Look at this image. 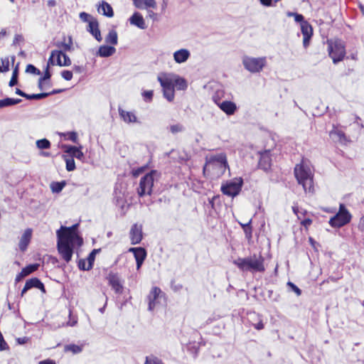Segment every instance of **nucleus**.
Returning <instances> with one entry per match:
<instances>
[{
    "instance_id": "c9c22d12",
    "label": "nucleus",
    "mask_w": 364,
    "mask_h": 364,
    "mask_svg": "<svg viewBox=\"0 0 364 364\" xmlns=\"http://www.w3.org/2000/svg\"><path fill=\"white\" fill-rule=\"evenodd\" d=\"M66 164V170L68 171H73L75 169V163L74 159L68 157L65 155H63Z\"/></svg>"
},
{
    "instance_id": "e2e57ef3",
    "label": "nucleus",
    "mask_w": 364,
    "mask_h": 364,
    "mask_svg": "<svg viewBox=\"0 0 364 364\" xmlns=\"http://www.w3.org/2000/svg\"><path fill=\"white\" fill-rule=\"evenodd\" d=\"M49 67L50 65H48V64L47 65L46 68V70H45V73H44V75L41 77H40V79H41V80H49L51 77V74L49 71Z\"/></svg>"
},
{
    "instance_id": "864d4df0",
    "label": "nucleus",
    "mask_w": 364,
    "mask_h": 364,
    "mask_svg": "<svg viewBox=\"0 0 364 364\" xmlns=\"http://www.w3.org/2000/svg\"><path fill=\"white\" fill-rule=\"evenodd\" d=\"M292 210L294 213L297 216L298 219L301 220L302 217L305 215L306 210H299L298 207L293 206Z\"/></svg>"
},
{
    "instance_id": "1a4fd4ad",
    "label": "nucleus",
    "mask_w": 364,
    "mask_h": 364,
    "mask_svg": "<svg viewBox=\"0 0 364 364\" xmlns=\"http://www.w3.org/2000/svg\"><path fill=\"white\" fill-rule=\"evenodd\" d=\"M77 226V224L73 225L69 228L62 226L60 230H57V236H58L59 234L63 238L75 241L78 245H81L82 243V239L76 232Z\"/></svg>"
},
{
    "instance_id": "4be33fe9",
    "label": "nucleus",
    "mask_w": 364,
    "mask_h": 364,
    "mask_svg": "<svg viewBox=\"0 0 364 364\" xmlns=\"http://www.w3.org/2000/svg\"><path fill=\"white\" fill-rule=\"evenodd\" d=\"M220 109L228 115L233 114L237 110V106L235 102L225 100L218 104Z\"/></svg>"
},
{
    "instance_id": "aec40b11",
    "label": "nucleus",
    "mask_w": 364,
    "mask_h": 364,
    "mask_svg": "<svg viewBox=\"0 0 364 364\" xmlns=\"http://www.w3.org/2000/svg\"><path fill=\"white\" fill-rule=\"evenodd\" d=\"M158 81L164 89H172L173 87V74H163L159 75Z\"/></svg>"
},
{
    "instance_id": "de8ad7c7",
    "label": "nucleus",
    "mask_w": 364,
    "mask_h": 364,
    "mask_svg": "<svg viewBox=\"0 0 364 364\" xmlns=\"http://www.w3.org/2000/svg\"><path fill=\"white\" fill-rule=\"evenodd\" d=\"M65 349L67 350H70V351L73 352L75 354L80 353L82 350L81 346L75 345V344L68 345L65 347Z\"/></svg>"
},
{
    "instance_id": "49530a36",
    "label": "nucleus",
    "mask_w": 364,
    "mask_h": 364,
    "mask_svg": "<svg viewBox=\"0 0 364 364\" xmlns=\"http://www.w3.org/2000/svg\"><path fill=\"white\" fill-rule=\"evenodd\" d=\"M18 68H16L13 71L11 78L9 81V85L10 87H13L18 83Z\"/></svg>"
},
{
    "instance_id": "423d86ee",
    "label": "nucleus",
    "mask_w": 364,
    "mask_h": 364,
    "mask_svg": "<svg viewBox=\"0 0 364 364\" xmlns=\"http://www.w3.org/2000/svg\"><path fill=\"white\" fill-rule=\"evenodd\" d=\"M267 64L265 57L254 58L245 55L242 58L244 68L251 73H260Z\"/></svg>"
},
{
    "instance_id": "2f4dec72",
    "label": "nucleus",
    "mask_w": 364,
    "mask_h": 364,
    "mask_svg": "<svg viewBox=\"0 0 364 364\" xmlns=\"http://www.w3.org/2000/svg\"><path fill=\"white\" fill-rule=\"evenodd\" d=\"M26 284L30 289L32 288H37L41 290L43 292L46 291L44 284L37 277H33L30 279H28L26 282Z\"/></svg>"
},
{
    "instance_id": "8fccbe9b",
    "label": "nucleus",
    "mask_w": 364,
    "mask_h": 364,
    "mask_svg": "<svg viewBox=\"0 0 364 364\" xmlns=\"http://www.w3.org/2000/svg\"><path fill=\"white\" fill-rule=\"evenodd\" d=\"M9 61L8 59H1L0 65V73L6 72L9 70Z\"/></svg>"
},
{
    "instance_id": "dca6fc26",
    "label": "nucleus",
    "mask_w": 364,
    "mask_h": 364,
    "mask_svg": "<svg viewBox=\"0 0 364 364\" xmlns=\"http://www.w3.org/2000/svg\"><path fill=\"white\" fill-rule=\"evenodd\" d=\"M130 240L132 245L139 244L142 240L141 225L134 224L130 230Z\"/></svg>"
},
{
    "instance_id": "9d476101",
    "label": "nucleus",
    "mask_w": 364,
    "mask_h": 364,
    "mask_svg": "<svg viewBox=\"0 0 364 364\" xmlns=\"http://www.w3.org/2000/svg\"><path fill=\"white\" fill-rule=\"evenodd\" d=\"M118 112L120 119L127 124H141V122L137 117L134 111H127L119 107L118 108Z\"/></svg>"
},
{
    "instance_id": "c03bdc74",
    "label": "nucleus",
    "mask_w": 364,
    "mask_h": 364,
    "mask_svg": "<svg viewBox=\"0 0 364 364\" xmlns=\"http://www.w3.org/2000/svg\"><path fill=\"white\" fill-rule=\"evenodd\" d=\"M169 129L172 134H176L177 133L183 132L185 128L181 124H176L171 125Z\"/></svg>"
},
{
    "instance_id": "393cba45",
    "label": "nucleus",
    "mask_w": 364,
    "mask_h": 364,
    "mask_svg": "<svg viewBox=\"0 0 364 364\" xmlns=\"http://www.w3.org/2000/svg\"><path fill=\"white\" fill-rule=\"evenodd\" d=\"M97 11L100 14L109 18L114 16V11L110 4L104 1L100 3Z\"/></svg>"
},
{
    "instance_id": "79ce46f5",
    "label": "nucleus",
    "mask_w": 364,
    "mask_h": 364,
    "mask_svg": "<svg viewBox=\"0 0 364 364\" xmlns=\"http://www.w3.org/2000/svg\"><path fill=\"white\" fill-rule=\"evenodd\" d=\"M164 97L168 101L172 102L174 99V88L172 89H164Z\"/></svg>"
},
{
    "instance_id": "bf43d9fd",
    "label": "nucleus",
    "mask_w": 364,
    "mask_h": 364,
    "mask_svg": "<svg viewBox=\"0 0 364 364\" xmlns=\"http://www.w3.org/2000/svg\"><path fill=\"white\" fill-rule=\"evenodd\" d=\"M23 41V37L21 34H16L13 41V46H17Z\"/></svg>"
},
{
    "instance_id": "f704fd0d",
    "label": "nucleus",
    "mask_w": 364,
    "mask_h": 364,
    "mask_svg": "<svg viewBox=\"0 0 364 364\" xmlns=\"http://www.w3.org/2000/svg\"><path fill=\"white\" fill-rule=\"evenodd\" d=\"M65 185H66V183L64 181H63L61 182H53L50 184V188L53 193H60L63 189V188L65 186Z\"/></svg>"
},
{
    "instance_id": "774afa93",
    "label": "nucleus",
    "mask_w": 364,
    "mask_h": 364,
    "mask_svg": "<svg viewBox=\"0 0 364 364\" xmlns=\"http://www.w3.org/2000/svg\"><path fill=\"white\" fill-rule=\"evenodd\" d=\"M38 364H56L55 360L51 359H46L38 362Z\"/></svg>"
},
{
    "instance_id": "6e6d98bb",
    "label": "nucleus",
    "mask_w": 364,
    "mask_h": 364,
    "mask_svg": "<svg viewBox=\"0 0 364 364\" xmlns=\"http://www.w3.org/2000/svg\"><path fill=\"white\" fill-rule=\"evenodd\" d=\"M78 267L81 270H90L92 268H88V264H87L85 259H80L78 262Z\"/></svg>"
},
{
    "instance_id": "69168bd1",
    "label": "nucleus",
    "mask_w": 364,
    "mask_h": 364,
    "mask_svg": "<svg viewBox=\"0 0 364 364\" xmlns=\"http://www.w3.org/2000/svg\"><path fill=\"white\" fill-rule=\"evenodd\" d=\"M62 58H63V66H69L71 65V60L65 53H63Z\"/></svg>"
},
{
    "instance_id": "bb28decb",
    "label": "nucleus",
    "mask_w": 364,
    "mask_h": 364,
    "mask_svg": "<svg viewBox=\"0 0 364 364\" xmlns=\"http://www.w3.org/2000/svg\"><path fill=\"white\" fill-rule=\"evenodd\" d=\"M329 135L333 141H338L341 144L346 143L348 141L345 133L334 127L330 132Z\"/></svg>"
},
{
    "instance_id": "b1692460",
    "label": "nucleus",
    "mask_w": 364,
    "mask_h": 364,
    "mask_svg": "<svg viewBox=\"0 0 364 364\" xmlns=\"http://www.w3.org/2000/svg\"><path fill=\"white\" fill-rule=\"evenodd\" d=\"M259 166L264 171H267L271 166V158L269 151H264L261 154L259 161Z\"/></svg>"
},
{
    "instance_id": "9b49d317",
    "label": "nucleus",
    "mask_w": 364,
    "mask_h": 364,
    "mask_svg": "<svg viewBox=\"0 0 364 364\" xmlns=\"http://www.w3.org/2000/svg\"><path fill=\"white\" fill-rule=\"evenodd\" d=\"M164 296L165 294L162 292L160 288L154 287L147 296V299L149 301L148 309L149 311H153L159 304V299Z\"/></svg>"
},
{
    "instance_id": "f03ea898",
    "label": "nucleus",
    "mask_w": 364,
    "mask_h": 364,
    "mask_svg": "<svg viewBox=\"0 0 364 364\" xmlns=\"http://www.w3.org/2000/svg\"><path fill=\"white\" fill-rule=\"evenodd\" d=\"M294 175L298 183L302 185L304 191L311 192L313 187V173L310 166L304 161L296 165Z\"/></svg>"
},
{
    "instance_id": "58836bf2",
    "label": "nucleus",
    "mask_w": 364,
    "mask_h": 364,
    "mask_svg": "<svg viewBox=\"0 0 364 364\" xmlns=\"http://www.w3.org/2000/svg\"><path fill=\"white\" fill-rule=\"evenodd\" d=\"M254 318H257L258 320V322L256 323H252V326L257 329V330H262L264 328V324L262 322V319L261 318V316L259 314H256L255 313L250 314V318L253 319Z\"/></svg>"
},
{
    "instance_id": "ea45409f",
    "label": "nucleus",
    "mask_w": 364,
    "mask_h": 364,
    "mask_svg": "<svg viewBox=\"0 0 364 364\" xmlns=\"http://www.w3.org/2000/svg\"><path fill=\"white\" fill-rule=\"evenodd\" d=\"M144 364H165L163 361L155 355H151L146 356Z\"/></svg>"
},
{
    "instance_id": "680f3d73",
    "label": "nucleus",
    "mask_w": 364,
    "mask_h": 364,
    "mask_svg": "<svg viewBox=\"0 0 364 364\" xmlns=\"http://www.w3.org/2000/svg\"><path fill=\"white\" fill-rule=\"evenodd\" d=\"M171 287L172 289V290L175 292H178L180 290L182 289L183 288V285L181 284H179V283H175L174 281H172L171 282Z\"/></svg>"
},
{
    "instance_id": "5fc2aeb1",
    "label": "nucleus",
    "mask_w": 364,
    "mask_h": 364,
    "mask_svg": "<svg viewBox=\"0 0 364 364\" xmlns=\"http://www.w3.org/2000/svg\"><path fill=\"white\" fill-rule=\"evenodd\" d=\"M251 221L252 220H250L247 223H246V228L245 227V230H243L246 237L248 239L252 237V227L250 225Z\"/></svg>"
},
{
    "instance_id": "2eb2a0df",
    "label": "nucleus",
    "mask_w": 364,
    "mask_h": 364,
    "mask_svg": "<svg viewBox=\"0 0 364 364\" xmlns=\"http://www.w3.org/2000/svg\"><path fill=\"white\" fill-rule=\"evenodd\" d=\"M301 31L304 37L303 46L304 48H307L313 36L312 26L307 21L303 22L302 25H301Z\"/></svg>"
},
{
    "instance_id": "4468645a",
    "label": "nucleus",
    "mask_w": 364,
    "mask_h": 364,
    "mask_svg": "<svg viewBox=\"0 0 364 364\" xmlns=\"http://www.w3.org/2000/svg\"><path fill=\"white\" fill-rule=\"evenodd\" d=\"M107 280L109 284L116 294H121L122 292L123 286L117 274L110 272L107 276Z\"/></svg>"
},
{
    "instance_id": "f8f14e48",
    "label": "nucleus",
    "mask_w": 364,
    "mask_h": 364,
    "mask_svg": "<svg viewBox=\"0 0 364 364\" xmlns=\"http://www.w3.org/2000/svg\"><path fill=\"white\" fill-rule=\"evenodd\" d=\"M208 164L215 166H218L220 168L222 173H223L225 169L228 168L227 157L223 153L211 156L209 159Z\"/></svg>"
},
{
    "instance_id": "338daca9",
    "label": "nucleus",
    "mask_w": 364,
    "mask_h": 364,
    "mask_svg": "<svg viewBox=\"0 0 364 364\" xmlns=\"http://www.w3.org/2000/svg\"><path fill=\"white\" fill-rule=\"evenodd\" d=\"M301 223L304 227L308 228L311 225L312 220L310 218L304 219L301 220Z\"/></svg>"
},
{
    "instance_id": "0eeeda50",
    "label": "nucleus",
    "mask_w": 364,
    "mask_h": 364,
    "mask_svg": "<svg viewBox=\"0 0 364 364\" xmlns=\"http://www.w3.org/2000/svg\"><path fill=\"white\" fill-rule=\"evenodd\" d=\"M351 215L343 204H340L338 212L329 220L333 228H341L350 223Z\"/></svg>"
},
{
    "instance_id": "0e129e2a",
    "label": "nucleus",
    "mask_w": 364,
    "mask_h": 364,
    "mask_svg": "<svg viewBox=\"0 0 364 364\" xmlns=\"http://www.w3.org/2000/svg\"><path fill=\"white\" fill-rule=\"evenodd\" d=\"M294 18L295 21L298 22V23H300L301 25H302L303 22H306V21H304V17L301 14L295 13V14L294 16Z\"/></svg>"
},
{
    "instance_id": "ddd939ff",
    "label": "nucleus",
    "mask_w": 364,
    "mask_h": 364,
    "mask_svg": "<svg viewBox=\"0 0 364 364\" xmlns=\"http://www.w3.org/2000/svg\"><path fill=\"white\" fill-rule=\"evenodd\" d=\"M191 51L187 48H180L173 53V58L176 63L183 64L191 58Z\"/></svg>"
},
{
    "instance_id": "3c124183",
    "label": "nucleus",
    "mask_w": 364,
    "mask_h": 364,
    "mask_svg": "<svg viewBox=\"0 0 364 364\" xmlns=\"http://www.w3.org/2000/svg\"><path fill=\"white\" fill-rule=\"evenodd\" d=\"M26 71L27 73H32V74H34V75H41V71L36 68L34 65H31V64H29L27 65L26 67Z\"/></svg>"
},
{
    "instance_id": "6ab92c4d",
    "label": "nucleus",
    "mask_w": 364,
    "mask_h": 364,
    "mask_svg": "<svg viewBox=\"0 0 364 364\" xmlns=\"http://www.w3.org/2000/svg\"><path fill=\"white\" fill-rule=\"evenodd\" d=\"M63 52L62 50H54L50 53V58L48 60V65L63 66L62 57Z\"/></svg>"
},
{
    "instance_id": "e433bc0d",
    "label": "nucleus",
    "mask_w": 364,
    "mask_h": 364,
    "mask_svg": "<svg viewBox=\"0 0 364 364\" xmlns=\"http://www.w3.org/2000/svg\"><path fill=\"white\" fill-rule=\"evenodd\" d=\"M36 146L39 149H48L50 148L51 144L47 139H38L36 142Z\"/></svg>"
},
{
    "instance_id": "f3484780",
    "label": "nucleus",
    "mask_w": 364,
    "mask_h": 364,
    "mask_svg": "<svg viewBox=\"0 0 364 364\" xmlns=\"http://www.w3.org/2000/svg\"><path fill=\"white\" fill-rule=\"evenodd\" d=\"M87 31L98 41L102 40L101 32L99 28V23L97 19H92L87 26Z\"/></svg>"
},
{
    "instance_id": "052dcab7",
    "label": "nucleus",
    "mask_w": 364,
    "mask_h": 364,
    "mask_svg": "<svg viewBox=\"0 0 364 364\" xmlns=\"http://www.w3.org/2000/svg\"><path fill=\"white\" fill-rule=\"evenodd\" d=\"M68 135V139L72 141L74 143L77 142V133L75 132H70L67 133Z\"/></svg>"
},
{
    "instance_id": "4c0bfd02",
    "label": "nucleus",
    "mask_w": 364,
    "mask_h": 364,
    "mask_svg": "<svg viewBox=\"0 0 364 364\" xmlns=\"http://www.w3.org/2000/svg\"><path fill=\"white\" fill-rule=\"evenodd\" d=\"M100 251V249H94L88 255L87 257V262L88 264V268H92L95 256L97 253H98Z\"/></svg>"
},
{
    "instance_id": "7c9ffc66",
    "label": "nucleus",
    "mask_w": 364,
    "mask_h": 364,
    "mask_svg": "<svg viewBox=\"0 0 364 364\" xmlns=\"http://www.w3.org/2000/svg\"><path fill=\"white\" fill-rule=\"evenodd\" d=\"M136 262V269H139L146 259V252L144 248L139 247V250L134 255Z\"/></svg>"
},
{
    "instance_id": "a878e982",
    "label": "nucleus",
    "mask_w": 364,
    "mask_h": 364,
    "mask_svg": "<svg viewBox=\"0 0 364 364\" xmlns=\"http://www.w3.org/2000/svg\"><path fill=\"white\" fill-rule=\"evenodd\" d=\"M32 231L31 229H27L22 235L19 241V249L21 251H25L28 245L31 238Z\"/></svg>"
},
{
    "instance_id": "39448f33",
    "label": "nucleus",
    "mask_w": 364,
    "mask_h": 364,
    "mask_svg": "<svg viewBox=\"0 0 364 364\" xmlns=\"http://www.w3.org/2000/svg\"><path fill=\"white\" fill-rule=\"evenodd\" d=\"M58 242H57V247L59 252V254L62 257V258L66 262H68L71 260L72 256L73 254V249L75 241L69 240L67 238H63L61 235L58 234Z\"/></svg>"
},
{
    "instance_id": "c756f323",
    "label": "nucleus",
    "mask_w": 364,
    "mask_h": 364,
    "mask_svg": "<svg viewBox=\"0 0 364 364\" xmlns=\"http://www.w3.org/2000/svg\"><path fill=\"white\" fill-rule=\"evenodd\" d=\"M173 87L178 90H185L188 87L187 81L178 75L173 74Z\"/></svg>"
},
{
    "instance_id": "7ed1b4c3",
    "label": "nucleus",
    "mask_w": 364,
    "mask_h": 364,
    "mask_svg": "<svg viewBox=\"0 0 364 364\" xmlns=\"http://www.w3.org/2000/svg\"><path fill=\"white\" fill-rule=\"evenodd\" d=\"M161 173L156 170H152L145 174L139 181L137 193L139 197L151 196L153 192L154 183L158 181Z\"/></svg>"
},
{
    "instance_id": "a211bd4d",
    "label": "nucleus",
    "mask_w": 364,
    "mask_h": 364,
    "mask_svg": "<svg viewBox=\"0 0 364 364\" xmlns=\"http://www.w3.org/2000/svg\"><path fill=\"white\" fill-rule=\"evenodd\" d=\"M63 147L65 149V152L68 154L70 157H75L77 159L82 160L84 158V154L82 152V146L80 147L71 146V145H63Z\"/></svg>"
},
{
    "instance_id": "473e14b6",
    "label": "nucleus",
    "mask_w": 364,
    "mask_h": 364,
    "mask_svg": "<svg viewBox=\"0 0 364 364\" xmlns=\"http://www.w3.org/2000/svg\"><path fill=\"white\" fill-rule=\"evenodd\" d=\"M105 42L112 45H117L118 43V36L115 30H110L105 37Z\"/></svg>"
},
{
    "instance_id": "37998d69",
    "label": "nucleus",
    "mask_w": 364,
    "mask_h": 364,
    "mask_svg": "<svg viewBox=\"0 0 364 364\" xmlns=\"http://www.w3.org/2000/svg\"><path fill=\"white\" fill-rule=\"evenodd\" d=\"M49 95H50V93H46V92H42V93H39V94H32V95L28 94V95L26 96V99H27V100H41V99L47 97Z\"/></svg>"
},
{
    "instance_id": "412c9836",
    "label": "nucleus",
    "mask_w": 364,
    "mask_h": 364,
    "mask_svg": "<svg viewBox=\"0 0 364 364\" xmlns=\"http://www.w3.org/2000/svg\"><path fill=\"white\" fill-rule=\"evenodd\" d=\"M39 267L38 264H32L26 266V267L23 268L20 273H18L16 278L15 282H19L23 278L29 275L32 272L36 271Z\"/></svg>"
},
{
    "instance_id": "6e6552de",
    "label": "nucleus",
    "mask_w": 364,
    "mask_h": 364,
    "mask_svg": "<svg viewBox=\"0 0 364 364\" xmlns=\"http://www.w3.org/2000/svg\"><path fill=\"white\" fill-rule=\"evenodd\" d=\"M242 184L243 181L241 178H235L223 184L221 191L224 195L233 198L240 193Z\"/></svg>"
},
{
    "instance_id": "cd10ccee",
    "label": "nucleus",
    "mask_w": 364,
    "mask_h": 364,
    "mask_svg": "<svg viewBox=\"0 0 364 364\" xmlns=\"http://www.w3.org/2000/svg\"><path fill=\"white\" fill-rule=\"evenodd\" d=\"M115 52L116 48L114 47L103 45L100 46L97 55L102 58H107L112 55Z\"/></svg>"
},
{
    "instance_id": "c85d7f7f",
    "label": "nucleus",
    "mask_w": 364,
    "mask_h": 364,
    "mask_svg": "<svg viewBox=\"0 0 364 364\" xmlns=\"http://www.w3.org/2000/svg\"><path fill=\"white\" fill-rule=\"evenodd\" d=\"M133 2L134 6L139 9L147 8L155 9L156 7L155 0H133Z\"/></svg>"
},
{
    "instance_id": "09e8293b",
    "label": "nucleus",
    "mask_w": 364,
    "mask_h": 364,
    "mask_svg": "<svg viewBox=\"0 0 364 364\" xmlns=\"http://www.w3.org/2000/svg\"><path fill=\"white\" fill-rule=\"evenodd\" d=\"M287 284L290 290L294 291L297 296H300L301 294V290L294 283L288 282Z\"/></svg>"
},
{
    "instance_id": "f257e3e1",
    "label": "nucleus",
    "mask_w": 364,
    "mask_h": 364,
    "mask_svg": "<svg viewBox=\"0 0 364 364\" xmlns=\"http://www.w3.org/2000/svg\"><path fill=\"white\" fill-rule=\"evenodd\" d=\"M234 264L243 272H262L265 270L264 258L261 255H254L245 258H238L234 261Z\"/></svg>"
},
{
    "instance_id": "13d9d810",
    "label": "nucleus",
    "mask_w": 364,
    "mask_h": 364,
    "mask_svg": "<svg viewBox=\"0 0 364 364\" xmlns=\"http://www.w3.org/2000/svg\"><path fill=\"white\" fill-rule=\"evenodd\" d=\"M146 169V166H141L139 168H137L136 169H133L132 171V173L134 177L139 176L141 173H142Z\"/></svg>"
},
{
    "instance_id": "72a5a7b5",
    "label": "nucleus",
    "mask_w": 364,
    "mask_h": 364,
    "mask_svg": "<svg viewBox=\"0 0 364 364\" xmlns=\"http://www.w3.org/2000/svg\"><path fill=\"white\" fill-rule=\"evenodd\" d=\"M21 101V99H14L6 97L4 100H0V108L15 105L20 103Z\"/></svg>"
},
{
    "instance_id": "603ef678",
    "label": "nucleus",
    "mask_w": 364,
    "mask_h": 364,
    "mask_svg": "<svg viewBox=\"0 0 364 364\" xmlns=\"http://www.w3.org/2000/svg\"><path fill=\"white\" fill-rule=\"evenodd\" d=\"M153 95H154L153 90H146V91H144L142 93V96L144 97V100L146 102H150L152 100Z\"/></svg>"
},
{
    "instance_id": "4d7b16f0",
    "label": "nucleus",
    "mask_w": 364,
    "mask_h": 364,
    "mask_svg": "<svg viewBox=\"0 0 364 364\" xmlns=\"http://www.w3.org/2000/svg\"><path fill=\"white\" fill-rule=\"evenodd\" d=\"M61 76L65 80H70L73 78V73L70 70H63L61 73Z\"/></svg>"
},
{
    "instance_id": "20e7f679",
    "label": "nucleus",
    "mask_w": 364,
    "mask_h": 364,
    "mask_svg": "<svg viewBox=\"0 0 364 364\" xmlns=\"http://www.w3.org/2000/svg\"><path fill=\"white\" fill-rule=\"evenodd\" d=\"M328 55L334 64L343 60L346 55L345 43L341 39L327 40Z\"/></svg>"
},
{
    "instance_id": "a19ab883",
    "label": "nucleus",
    "mask_w": 364,
    "mask_h": 364,
    "mask_svg": "<svg viewBox=\"0 0 364 364\" xmlns=\"http://www.w3.org/2000/svg\"><path fill=\"white\" fill-rule=\"evenodd\" d=\"M72 45H73L72 37L69 36L68 42L58 43L57 44V46L60 47V48H63L64 51H70L72 49Z\"/></svg>"
},
{
    "instance_id": "a18cd8bd",
    "label": "nucleus",
    "mask_w": 364,
    "mask_h": 364,
    "mask_svg": "<svg viewBox=\"0 0 364 364\" xmlns=\"http://www.w3.org/2000/svg\"><path fill=\"white\" fill-rule=\"evenodd\" d=\"M79 17L82 21L87 22L88 24L91 21V20L96 19L95 18L92 17L90 14H89L85 11L80 12L79 14Z\"/></svg>"
},
{
    "instance_id": "5701e85b",
    "label": "nucleus",
    "mask_w": 364,
    "mask_h": 364,
    "mask_svg": "<svg viewBox=\"0 0 364 364\" xmlns=\"http://www.w3.org/2000/svg\"><path fill=\"white\" fill-rule=\"evenodd\" d=\"M129 22L132 25L136 26L141 29H145L146 28L143 16L138 12L133 14L129 18Z\"/></svg>"
}]
</instances>
